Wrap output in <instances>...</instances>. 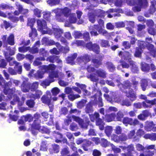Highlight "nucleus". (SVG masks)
<instances>
[{"mask_svg":"<svg viewBox=\"0 0 156 156\" xmlns=\"http://www.w3.org/2000/svg\"><path fill=\"white\" fill-rule=\"evenodd\" d=\"M98 24L93 25L90 30V33L91 36H95L98 35L99 34H101L103 35L106 36L108 33L106 30L103 29L104 22L102 20L99 19L98 21Z\"/></svg>","mask_w":156,"mask_h":156,"instance_id":"nucleus-1","label":"nucleus"},{"mask_svg":"<svg viewBox=\"0 0 156 156\" xmlns=\"http://www.w3.org/2000/svg\"><path fill=\"white\" fill-rule=\"evenodd\" d=\"M106 71L100 68L96 70L95 73L90 74L88 78L91 81L97 83L99 81L98 77L105 79L106 78Z\"/></svg>","mask_w":156,"mask_h":156,"instance_id":"nucleus-2","label":"nucleus"},{"mask_svg":"<svg viewBox=\"0 0 156 156\" xmlns=\"http://www.w3.org/2000/svg\"><path fill=\"white\" fill-rule=\"evenodd\" d=\"M148 6L147 0H137L136 5L133 7L132 10L134 12H139L141 11L142 8L146 9Z\"/></svg>","mask_w":156,"mask_h":156,"instance_id":"nucleus-3","label":"nucleus"},{"mask_svg":"<svg viewBox=\"0 0 156 156\" xmlns=\"http://www.w3.org/2000/svg\"><path fill=\"white\" fill-rule=\"evenodd\" d=\"M91 97L94 98V99L93 100H91L86 104L85 110L87 114H90V113H92L94 112L93 105L97 104L98 102L96 94H94Z\"/></svg>","mask_w":156,"mask_h":156,"instance_id":"nucleus-4","label":"nucleus"},{"mask_svg":"<svg viewBox=\"0 0 156 156\" xmlns=\"http://www.w3.org/2000/svg\"><path fill=\"white\" fill-rule=\"evenodd\" d=\"M85 48L86 50L92 51L96 54H99L100 52V48L99 45L96 43L93 44L91 41L86 43Z\"/></svg>","mask_w":156,"mask_h":156,"instance_id":"nucleus-5","label":"nucleus"},{"mask_svg":"<svg viewBox=\"0 0 156 156\" xmlns=\"http://www.w3.org/2000/svg\"><path fill=\"white\" fill-rule=\"evenodd\" d=\"M45 60L51 63H54L56 62L58 63L57 67L59 69H61L63 66L62 62L59 58V56L55 55H51L47 57Z\"/></svg>","mask_w":156,"mask_h":156,"instance_id":"nucleus-6","label":"nucleus"},{"mask_svg":"<svg viewBox=\"0 0 156 156\" xmlns=\"http://www.w3.org/2000/svg\"><path fill=\"white\" fill-rule=\"evenodd\" d=\"M122 122L126 126H127L128 125L135 126L139 123V121L136 119L133 120L132 118L128 117H125L123 118Z\"/></svg>","mask_w":156,"mask_h":156,"instance_id":"nucleus-7","label":"nucleus"},{"mask_svg":"<svg viewBox=\"0 0 156 156\" xmlns=\"http://www.w3.org/2000/svg\"><path fill=\"white\" fill-rule=\"evenodd\" d=\"M91 60V56L88 54H84L83 55L78 56L77 58V62L78 64H86Z\"/></svg>","mask_w":156,"mask_h":156,"instance_id":"nucleus-8","label":"nucleus"},{"mask_svg":"<svg viewBox=\"0 0 156 156\" xmlns=\"http://www.w3.org/2000/svg\"><path fill=\"white\" fill-rule=\"evenodd\" d=\"M103 57L102 56L99 55L95 58L92 59L91 62L95 68H98L102 65Z\"/></svg>","mask_w":156,"mask_h":156,"instance_id":"nucleus-9","label":"nucleus"},{"mask_svg":"<svg viewBox=\"0 0 156 156\" xmlns=\"http://www.w3.org/2000/svg\"><path fill=\"white\" fill-rule=\"evenodd\" d=\"M52 95L50 91L47 90L46 94L42 96L41 98V100L44 104H50L52 99Z\"/></svg>","mask_w":156,"mask_h":156,"instance_id":"nucleus-10","label":"nucleus"},{"mask_svg":"<svg viewBox=\"0 0 156 156\" xmlns=\"http://www.w3.org/2000/svg\"><path fill=\"white\" fill-rule=\"evenodd\" d=\"M155 124L153 121H147L145 122L144 128L145 130L147 131H156V127Z\"/></svg>","mask_w":156,"mask_h":156,"instance_id":"nucleus-11","label":"nucleus"},{"mask_svg":"<svg viewBox=\"0 0 156 156\" xmlns=\"http://www.w3.org/2000/svg\"><path fill=\"white\" fill-rule=\"evenodd\" d=\"M41 115L43 117L45 121L48 120L49 116H50L48 122L47 123V124L49 126L51 125L54 124L53 121L54 116L52 115H49L48 113L46 112H44L41 113Z\"/></svg>","mask_w":156,"mask_h":156,"instance_id":"nucleus-12","label":"nucleus"},{"mask_svg":"<svg viewBox=\"0 0 156 156\" xmlns=\"http://www.w3.org/2000/svg\"><path fill=\"white\" fill-rule=\"evenodd\" d=\"M37 23L38 30L43 31L47 29L46 22L44 20L38 19L37 20Z\"/></svg>","mask_w":156,"mask_h":156,"instance_id":"nucleus-13","label":"nucleus"},{"mask_svg":"<svg viewBox=\"0 0 156 156\" xmlns=\"http://www.w3.org/2000/svg\"><path fill=\"white\" fill-rule=\"evenodd\" d=\"M39 53L40 57L36 58V60L44 61L45 60V57L48 54V51L46 50L44 48H40L39 51Z\"/></svg>","mask_w":156,"mask_h":156,"instance_id":"nucleus-14","label":"nucleus"},{"mask_svg":"<svg viewBox=\"0 0 156 156\" xmlns=\"http://www.w3.org/2000/svg\"><path fill=\"white\" fill-rule=\"evenodd\" d=\"M132 83L128 80L124 81L122 83L119 84H117V86L120 89H131L132 87Z\"/></svg>","mask_w":156,"mask_h":156,"instance_id":"nucleus-15","label":"nucleus"},{"mask_svg":"<svg viewBox=\"0 0 156 156\" xmlns=\"http://www.w3.org/2000/svg\"><path fill=\"white\" fill-rule=\"evenodd\" d=\"M34 121L32 125L35 126H41L40 123L41 122V115L38 112H36L34 115Z\"/></svg>","mask_w":156,"mask_h":156,"instance_id":"nucleus-16","label":"nucleus"},{"mask_svg":"<svg viewBox=\"0 0 156 156\" xmlns=\"http://www.w3.org/2000/svg\"><path fill=\"white\" fill-rule=\"evenodd\" d=\"M5 81L2 77L1 75H0V85L4 89L9 88L11 87L12 82L9 81L8 82H5Z\"/></svg>","mask_w":156,"mask_h":156,"instance_id":"nucleus-17","label":"nucleus"},{"mask_svg":"<svg viewBox=\"0 0 156 156\" xmlns=\"http://www.w3.org/2000/svg\"><path fill=\"white\" fill-rule=\"evenodd\" d=\"M90 123V121L89 118L88 117H86L84 120L82 119L79 124L82 129H87Z\"/></svg>","mask_w":156,"mask_h":156,"instance_id":"nucleus-18","label":"nucleus"},{"mask_svg":"<svg viewBox=\"0 0 156 156\" xmlns=\"http://www.w3.org/2000/svg\"><path fill=\"white\" fill-rule=\"evenodd\" d=\"M30 83H28L27 81L24 80L21 85V90L23 92H29L30 90Z\"/></svg>","mask_w":156,"mask_h":156,"instance_id":"nucleus-19","label":"nucleus"},{"mask_svg":"<svg viewBox=\"0 0 156 156\" xmlns=\"http://www.w3.org/2000/svg\"><path fill=\"white\" fill-rule=\"evenodd\" d=\"M56 66L53 64H50L48 65H44L42 66V69L44 70V72L50 73L55 70Z\"/></svg>","mask_w":156,"mask_h":156,"instance_id":"nucleus-20","label":"nucleus"},{"mask_svg":"<svg viewBox=\"0 0 156 156\" xmlns=\"http://www.w3.org/2000/svg\"><path fill=\"white\" fill-rule=\"evenodd\" d=\"M146 48L149 51L151 56L154 58L156 57V48H154V45L150 43L147 44Z\"/></svg>","mask_w":156,"mask_h":156,"instance_id":"nucleus-21","label":"nucleus"},{"mask_svg":"<svg viewBox=\"0 0 156 156\" xmlns=\"http://www.w3.org/2000/svg\"><path fill=\"white\" fill-rule=\"evenodd\" d=\"M151 82V80L148 79H142L141 80L140 83V86L143 91H145L148 86L149 82Z\"/></svg>","mask_w":156,"mask_h":156,"instance_id":"nucleus-22","label":"nucleus"},{"mask_svg":"<svg viewBox=\"0 0 156 156\" xmlns=\"http://www.w3.org/2000/svg\"><path fill=\"white\" fill-rule=\"evenodd\" d=\"M15 89L14 88H5L3 89L4 93L7 95L8 98L10 99L12 98L14 92L15 91Z\"/></svg>","mask_w":156,"mask_h":156,"instance_id":"nucleus-23","label":"nucleus"},{"mask_svg":"<svg viewBox=\"0 0 156 156\" xmlns=\"http://www.w3.org/2000/svg\"><path fill=\"white\" fill-rule=\"evenodd\" d=\"M105 124L104 120L101 118L97 120L95 122L96 126H98L99 129L101 131L104 129Z\"/></svg>","mask_w":156,"mask_h":156,"instance_id":"nucleus-24","label":"nucleus"},{"mask_svg":"<svg viewBox=\"0 0 156 156\" xmlns=\"http://www.w3.org/2000/svg\"><path fill=\"white\" fill-rule=\"evenodd\" d=\"M77 54L76 53H74L68 56L66 58V61L67 63L71 64L72 65L74 63V60L76 58Z\"/></svg>","mask_w":156,"mask_h":156,"instance_id":"nucleus-25","label":"nucleus"},{"mask_svg":"<svg viewBox=\"0 0 156 156\" xmlns=\"http://www.w3.org/2000/svg\"><path fill=\"white\" fill-rule=\"evenodd\" d=\"M127 152L122 154V156H134L132 154V152L134 151V148L132 144H130L127 147Z\"/></svg>","mask_w":156,"mask_h":156,"instance_id":"nucleus-26","label":"nucleus"},{"mask_svg":"<svg viewBox=\"0 0 156 156\" xmlns=\"http://www.w3.org/2000/svg\"><path fill=\"white\" fill-rule=\"evenodd\" d=\"M126 96L129 98L131 101L135 100L136 98L135 94L132 89L129 90V91L126 93Z\"/></svg>","mask_w":156,"mask_h":156,"instance_id":"nucleus-27","label":"nucleus"},{"mask_svg":"<svg viewBox=\"0 0 156 156\" xmlns=\"http://www.w3.org/2000/svg\"><path fill=\"white\" fill-rule=\"evenodd\" d=\"M129 63L130 66L131 70L133 73H137L139 71L138 67L136 64V62L132 60L129 61Z\"/></svg>","mask_w":156,"mask_h":156,"instance_id":"nucleus-28","label":"nucleus"},{"mask_svg":"<svg viewBox=\"0 0 156 156\" xmlns=\"http://www.w3.org/2000/svg\"><path fill=\"white\" fill-rule=\"evenodd\" d=\"M63 33V30L61 29L58 28H53V33L55 38H60Z\"/></svg>","mask_w":156,"mask_h":156,"instance_id":"nucleus-29","label":"nucleus"},{"mask_svg":"<svg viewBox=\"0 0 156 156\" xmlns=\"http://www.w3.org/2000/svg\"><path fill=\"white\" fill-rule=\"evenodd\" d=\"M89 116L90 121L92 122H94L97 120L99 119L100 115L98 113L95 112L93 114H89Z\"/></svg>","mask_w":156,"mask_h":156,"instance_id":"nucleus-30","label":"nucleus"},{"mask_svg":"<svg viewBox=\"0 0 156 156\" xmlns=\"http://www.w3.org/2000/svg\"><path fill=\"white\" fill-rule=\"evenodd\" d=\"M94 14L98 17L104 18L105 16V12L100 9H96L94 11Z\"/></svg>","mask_w":156,"mask_h":156,"instance_id":"nucleus-31","label":"nucleus"},{"mask_svg":"<svg viewBox=\"0 0 156 156\" xmlns=\"http://www.w3.org/2000/svg\"><path fill=\"white\" fill-rule=\"evenodd\" d=\"M42 92L40 90H35L34 94H32L30 95V97L34 99V100L39 99L40 98L41 96L42 95Z\"/></svg>","mask_w":156,"mask_h":156,"instance_id":"nucleus-32","label":"nucleus"},{"mask_svg":"<svg viewBox=\"0 0 156 156\" xmlns=\"http://www.w3.org/2000/svg\"><path fill=\"white\" fill-rule=\"evenodd\" d=\"M92 143L89 140H85V141L83 144L82 147L85 151H88L89 150L88 147L91 145Z\"/></svg>","mask_w":156,"mask_h":156,"instance_id":"nucleus-33","label":"nucleus"},{"mask_svg":"<svg viewBox=\"0 0 156 156\" xmlns=\"http://www.w3.org/2000/svg\"><path fill=\"white\" fill-rule=\"evenodd\" d=\"M115 118V114L114 113L110 114H107L105 115L106 121L109 122L113 121Z\"/></svg>","mask_w":156,"mask_h":156,"instance_id":"nucleus-34","label":"nucleus"},{"mask_svg":"<svg viewBox=\"0 0 156 156\" xmlns=\"http://www.w3.org/2000/svg\"><path fill=\"white\" fill-rule=\"evenodd\" d=\"M142 50L138 47H136L134 54V56L136 58H141L142 57Z\"/></svg>","mask_w":156,"mask_h":156,"instance_id":"nucleus-35","label":"nucleus"},{"mask_svg":"<svg viewBox=\"0 0 156 156\" xmlns=\"http://www.w3.org/2000/svg\"><path fill=\"white\" fill-rule=\"evenodd\" d=\"M141 69L143 71L148 72L149 71L150 67L149 65L144 62L141 63Z\"/></svg>","mask_w":156,"mask_h":156,"instance_id":"nucleus-36","label":"nucleus"},{"mask_svg":"<svg viewBox=\"0 0 156 156\" xmlns=\"http://www.w3.org/2000/svg\"><path fill=\"white\" fill-rule=\"evenodd\" d=\"M48 77L54 82L55 81L54 78H57L58 77V73L53 70L49 73Z\"/></svg>","mask_w":156,"mask_h":156,"instance_id":"nucleus-37","label":"nucleus"},{"mask_svg":"<svg viewBox=\"0 0 156 156\" xmlns=\"http://www.w3.org/2000/svg\"><path fill=\"white\" fill-rule=\"evenodd\" d=\"M7 43L12 46L15 44L14 36L13 34H10L7 38Z\"/></svg>","mask_w":156,"mask_h":156,"instance_id":"nucleus-38","label":"nucleus"},{"mask_svg":"<svg viewBox=\"0 0 156 156\" xmlns=\"http://www.w3.org/2000/svg\"><path fill=\"white\" fill-rule=\"evenodd\" d=\"M107 67L109 70L111 72H113L115 69V67L111 62H107L106 63Z\"/></svg>","mask_w":156,"mask_h":156,"instance_id":"nucleus-39","label":"nucleus"},{"mask_svg":"<svg viewBox=\"0 0 156 156\" xmlns=\"http://www.w3.org/2000/svg\"><path fill=\"white\" fill-rule=\"evenodd\" d=\"M31 30L29 34V37H31V39H32V37L33 36L35 37L37 36L38 34L37 31L35 28L32 27L30 28Z\"/></svg>","mask_w":156,"mask_h":156,"instance_id":"nucleus-40","label":"nucleus"},{"mask_svg":"<svg viewBox=\"0 0 156 156\" xmlns=\"http://www.w3.org/2000/svg\"><path fill=\"white\" fill-rule=\"evenodd\" d=\"M87 100L84 99H82L80 101H79L76 105L77 107L80 109H82L85 105L87 102Z\"/></svg>","mask_w":156,"mask_h":156,"instance_id":"nucleus-41","label":"nucleus"},{"mask_svg":"<svg viewBox=\"0 0 156 156\" xmlns=\"http://www.w3.org/2000/svg\"><path fill=\"white\" fill-rule=\"evenodd\" d=\"M18 118L19 116L17 115L9 114V118L7 120V121L9 123H10L12 121H17L18 119Z\"/></svg>","mask_w":156,"mask_h":156,"instance_id":"nucleus-42","label":"nucleus"},{"mask_svg":"<svg viewBox=\"0 0 156 156\" xmlns=\"http://www.w3.org/2000/svg\"><path fill=\"white\" fill-rule=\"evenodd\" d=\"M105 132L106 135L109 137L111 135L113 129L112 126H107L105 128Z\"/></svg>","mask_w":156,"mask_h":156,"instance_id":"nucleus-43","label":"nucleus"},{"mask_svg":"<svg viewBox=\"0 0 156 156\" xmlns=\"http://www.w3.org/2000/svg\"><path fill=\"white\" fill-rule=\"evenodd\" d=\"M53 80H51L49 77H48L47 78L45 79L44 80L42 81V82L41 83V85L42 86H48L50 84L53 82Z\"/></svg>","mask_w":156,"mask_h":156,"instance_id":"nucleus-44","label":"nucleus"},{"mask_svg":"<svg viewBox=\"0 0 156 156\" xmlns=\"http://www.w3.org/2000/svg\"><path fill=\"white\" fill-rule=\"evenodd\" d=\"M124 115L123 113L120 111H119L115 114V117L116 120L118 121L122 122V119L124 118Z\"/></svg>","mask_w":156,"mask_h":156,"instance_id":"nucleus-45","label":"nucleus"},{"mask_svg":"<svg viewBox=\"0 0 156 156\" xmlns=\"http://www.w3.org/2000/svg\"><path fill=\"white\" fill-rule=\"evenodd\" d=\"M59 9L58 8H56L52 10V11L56 14L55 17L57 20L59 22H63V19L60 18L61 15L60 14H58Z\"/></svg>","mask_w":156,"mask_h":156,"instance_id":"nucleus-46","label":"nucleus"},{"mask_svg":"<svg viewBox=\"0 0 156 156\" xmlns=\"http://www.w3.org/2000/svg\"><path fill=\"white\" fill-rule=\"evenodd\" d=\"M100 45L102 47L107 48L110 47L109 41L107 40L101 39L100 40Z\"/></svg>","mask_w":156,"mask_h":156,"instance_id":"nucleus-47","label":"nucleus"},{"mask_svg":"<svg viewBox=\"0 0 156 156\" xmlns=\"http://www.w3.org/2000/svg\"><path fill=\"white\" fill-rule=\"evenodd\" d=\"M147 44L146 42L144 41H138L137 45L138 46V47L141 49L146 48L147 47Z\"/></svg>","mask_w":156,"mask_h":156,"instance_id":"nucleus-48","label":"nucleus"},{"mask_svg":"<svg viewBox=\"0 0 156 156\" xmlns=\"http://www.w3.org/2000/svg\"><path fill=\"white\" fill-rule=\"evenodd\" d=\"M51 12H50L46 11L43 12V18L47 21H50L51 20Z\"/></svg>","mask_w":156,"mask_h":156,"instance_id":"nucleus-49","label":"nucleus"},{"mask_svg":"<svg viewBox=\"0 0 156 156\" xmlns=\"http://www.w3.org/2000/svg\"><path fill=\"white\" fill-rule=\"evenodd\" d=\"M39 131L42 133L49 134L50 133V131L49 129L46 126H43L40 128Z\"/></svg>","mask_w":156,"mask_h":156,"instance_id":"nucleus-50","label":"nucleus"},{"mask_svg":"<svg viewBox=\"0 0 156 156\" xmlns=\"http://www.w3.org/2000/svg\"><path fill=\"white\" fill-rule=\"evenodd\" d=\"M41 127V126H33V125H31V131L32 133L34 135H37V130L39 131Z\"/></svg>","mask_w":156,"mask_h":156,"instance_id":"nucleus-51","label":"nucleus"},{"mask_svg":"<svg viewBox=\"0 0 156 156\" xmlns=\"http://www.w3.org/2000/svg\"><path fill=\"white\" fill-rule=\"evenodd\" d=\"M80 96L78 94H69L68 96V99L71 101H73L75 99L80 98Z\"/></svg>","mask_w":156,"mask_h":156,"instance_id":"nucleus-52","label":"nucleus"},{"mask_svg":"<svg viewBox=\"0 0 156 156\" xmlns=\"http://www.w3.org/2000/svg\"><path fill=\"white\" fill-rule=\"evenodd\" d=\"M39 85L38 82H33L32 84H31L30 89L32 91H35L38 88Z\"/></svg>","mask_w":156,"mask_h":156,"instance_id":"nucleus-53","label":"nucleus"},{"mask_svg":"<svg viewBox=\"0 0 156 156\" xmlns=\"http://www.w3.org/2000/svg\"><path fill=\"white\" fill-rule=\"evenodd\" d=\"M132 55L128 51H125L124 56L122 57V59L124 60H128L129 61L131 60V57Z\"/></svg>","mask_w":156,"mask_h":156,"instance_id":"nucleus-54","label":"nucleus"},{"mask_svg":"<svg viewBox=\"0 0 156 156\" xmlns=\"http://www.w3.org/2000/svg\"><path fill=\"white\" fill-rule=\"evenodd\" d=\"M95 15L94 13H90L88 15L89 21L92 23H94L96 21Z\"/></svg>","mask_w":156,"mask_h":156,"instance_id":"nucleus-55","label":"nucleus"},{"mask_svg":"<svg viewBox=\"0 0 156 156\" xmlns=\"http://www.w3.org/2000/svg\"><path fill=\"white\" fill-rule=\"evenodd\" d=\"M61 11L65 16L68 17L69 15L70 11V9L67 7H65L63 9H62Z\"/></svg>","mask_w":156,"mask_h":156,"instance_id":"nucleus-56","label":"nucleus"},{"mask_svg":"<svg viewBox=\"0 0 156 156\" xmlns=\"http://www.w3.org/2000/svg\"><path fill=\"white\" fill-rule=\"evenodd\" d=\"M100 143L101 146L103 147H106L109 145V143L107 140L104 138L101 139Z\"/></svg>","mask_w":156,"mask_h":156,"instance_id":"nucleus-57","label":"nucleus"},{"mask_svg":"<svg viewBox=\"0 0 156 156\" xmlns=\"http://www.w3.org/2000/svg\"><path fill=\"white\" fill-rule=\"evenodd\" d=\"M35 22V20L34 18L28 19L27 24V26H29L30 28L34 27V24Z\"/></svg>","mask_w":156,"mask_h":156,"instance_id":"nucleus-58","label":"nucleus"},{"mask_svg":"<svg viewBox=\"0 0 156 156\" xmlns=\"http://www.w3.org/2000/svg\"><path fill=\"white\" fill-rule=\"evenodd\" d=\"M51 91L52 95L55 96L59 93L60 92V90L57 87H54L51 89Z\"/></svg>","mask_w":156,"mask_h":156,"instance_id":"nucleus-59","label":"nucleus"},{"mask_svg":"<svg viewBox=\"0 0 156 156\" xmlns=\"http://www.w3.org/2000/svg\"><path fill=\"white\" fill-rule=\"evenodd\" d=\"M25 98L24 97H22L21 98V100L19 97L16 98V101L18 102V105L19 106H21L24 103Z\"/></svg>","mask_w":156,"mask_h":156,"instance_id":"nucleus-60","label":"nucleus"},{"mask_svg":"<svg viewBox=\"0 0 156 156\" xmlns=\"http://www.w3.org/2000/svg\"><path fill=\"white\" fill-rule=\"evenodd\" d=\"M26 105L30 108L34 107L35 105V102L34 100L29 99L26 102Z\"/></svg>","mask_w":156,"mask_h":156,"instance_id":"nucleus-61","label":"nucleus"},{"mask_svg":"<svg viewBox=\"0 0 156 156\" xmlns=\"http://www.w3.org/2000/svg\"><path fill=\"white\" fill-rule=\"evenodd\" d=\"M119 142L123 141L126 140L128 139L127 135L125 133H122L119 136Z\"/></svg>","mask_w":156,"mask_h":156,"instance_id":"nucleus-62","label":"nucleus"},{"mask_svg":"<svg viewBox=\"0 0 156 156\" xmlns=\"http://www.w3.org/2000/svg\"><path fill=\"white\" fill-rule=\"evenodd\" d=\"M39 50L37 47H34V46H33L32 48L30 47V48L29 49V51L31 53L35 54L39 52Z\"/></svg>","mask_w":156,"mask_h":156,"instance_id":"nucleus-63","label":"nucleus"},{"mask_svg":"<svg viewBox=\"0 0 156 156\" xmlns=\"http://www.w3.org/2000/svg\"><path fill=\"white\" fill-rule=\"evenodd\" d=\"M115 26L116 28H120L124 27L125 23L123 21L118 22L115 23Z\"/></svg>","mask_w":156,"mask_h":156,"instance_id":"nucleus-64","label":"nucleus"}]
</instances>
